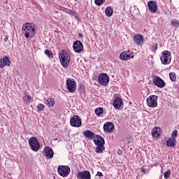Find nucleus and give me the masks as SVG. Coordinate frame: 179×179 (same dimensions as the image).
<instances>
[{
	"instance_id": "nucleus-40",
	"label": "nucleus",
	"mask_w": 179,
	"mask_h": 179,
	"mask_svg": "<svg viewBox=\"0 0 179 179\" xmlns=\"http://www.w3.org/2000/svg\"><path fill=\"white\" fill-rule=\"evenodd\" d=\"M96 176L98 177H103V173L98 171L97 173H96Z\"/></svg>"
},
{
	"instance_id": "nucleus-8",
	"label": "nucleus",
	"mask_w": 179,
	"mask_h": 179,
	"mask_svg": "<svg viewBox=\"0 0 179 179\" xmlns=\"http://www.w3.org/2000/svg\"><path fill=\"white\" fill-rule=\"evenodd\" d=\"M98 82L101 86H107L110 83V77L107 73H102L98 77Z\"/></svg>"
},
{
	"instance_id": "nucleus-18",
	"label": "nucleus",
	"mask_w": 179,
	"mask_h": 179,
	"mask_svg": "<svg viewBox=\"0 0 179 179\" xmlns=\"http://www.w3.org/2000/svg\"><path fill=\"white\" fill-rule=\"evenodd\" d=\"M5 66H10V59L8 56H3L0 59V68H5Z\"/></svg>"
},
{
	"instance_id": "nucleus-11",
	"label": "nucleus",
	"mask_w": 179,
	"mask_h": 179,
	"mask_svg": "<svg viewBox=\"0 0 179 179\" xmlns=\"http://www.w3.org/2000/svg\"><path fill=\"white\" fill-rule=\"evenodd\" d=\"M133 41L134 44H136L138 47H141L143 45L144 38L143 35L141 34H136L133 36Z\"/></svg>"
},
{
	"instance_id": "nucleus-12",
	"label": "nucleus",
	"mask_w": 179,
	"mask_h": 179,
	"mask_svg": "<svg viewBox=\"0 0 179 179\" xmlns=\"http://www.w3.org/2000/svg\"><path fill=\"white\" fill-rule=\"evenodd\" d=\"M113 106L116 110H122L124 108V102H122V99L116 96L113 102Z\"/></svg>"
},
{
	"instance_id": "nucleus-29",
	"label": "nucleus",
	"mask_w": 179,
	"mask_h": 179,
	"mask_svg": "<svg viewBox=\"0 0 179 179\" xmlns=\"http://www.w3.org/2000/svg\"><path fill=\"white\" fill-rule=\"evenodd\" d=\"M169 78L171 82H177V75L176 74V73H169Z\"/></svg>"
},
{
	"instance_id": "nucleus-42",
	"label": "nucleus",
	"mask_w": 179,
	"mask_h": 179,
	"mask_svg": "<svg viewBox=\"0 0 179 179\" xmlns=\"http://www.w3.org/2000/svg\"><path fill=\"white\" fill-rule=\"evenodd\" d=\"M78 37H79V38H82L83 37V34H82V33H79Z\"/></svg>"
},
{
	"instance_id": "nucleus-1",
	"label": "nucleus",
	"mask_w": 179,
	"mask_h": 179,
	"mask_svg": "<svg viewBox=\"0 0 179 179\" xmlns=\"http://www.w3.org/2000/svg\"><path fill=\"white\" fill-rule=\"evenodd\" d=\"M22 33L25 38H33L36 34V25L32 22H26L22 27Z\"/></svg>"
},
{
	"instance_id": "nucleus-27",
	"label": "nucleus",
	"mask_w": 179,
	"mask_h": 179,
	"mask_svg": "<svg viewBox=\"0 0 179 179\" xmlns=\"http://www.w3.org/2000/svg\"><path fill=\"white\" fill-rule=\"evenodd\" d=\"M171 26L175 29H178L179 27V20L177 19L171 20Z\"/></svg>"
},
{
	"instance_id": "nucleus-13",
	"label": "nucleus",
	"mask_w": 179,
	"mask_h": 179,
	"mask_svg": "<svg viewBox=\"0 0 179 179\" xmlns=\"http://www.w3.org/2000/svg\"><path fill=\"white\" fill-rule=\"evenodd\" d=\"M43 155L45 159H52L54 157V150L50 147L46 146L43 149Z\"/></svg>"
},
{
	"instance_id": "nucleus-38",
	"label": "nucleus",
	"mask_w": 179,
	"mask_h": 179,
	"mask_svg": "<svg viewBox=\"0 0 179 179\" xmlns=\"http://www.w3.org/2000/svg\"><path fill=\"white\" fill-rule=\"evenodd\" d=\"M117 155H119L120 156H121V155H122L123 152L121 150V149H118L117 150Z\"/></svg>"
},
{
	"instance_id": "nucleus-16",
	"label": "nucleus",
	"mask_w": 179,
	"mask_h": 179,
	"mask_svg": "<svg viewBox=\"0 0 179 179\" xmlns=\"http://www.w3.org/2000/svg\"><path fill=\"white\" fill-rule=\"evenodd\" d=\"M76 178L77 179H92V175L90 174V171H84L77 173Z\"/></svg>"
},
{
	"instance_id": "nucleus-28",
	"label": "nucleus",
	"mask_w": 179,
	"mask_h": 179,
	"mask_svg": "<svg viewBox=\"0 0 179 179\" xmlns=\"http://www.w3.org/2000/svg\"><path fill=\"white\" fill-rule=\"evenodd\" d=\"M104 113V109L103 108L99 107L95 109V114L98 116L100 117Z\"/></svg>"
},
{
	"instance_id": "nucleus-36",
	"label": "nucleus",
	"mask_w": 179,
	"mask_h": 179,
	"mask_svg": "<svg viewBox=\"0 0 179 179\" xmlns=\"http://www.w3.org/2000/svg\"><path fill=\"white\" fill-rule=\"evenodd\" d=\"M177 135H178V130H174L172 134L171 138H177Z\"/></svg>"
},
{
	"instance_id": "nucleus-39",
	"label": "nucleus",
	"mask_w": 179,
	"mask_h": 179,
	"mask_svg": "<svg viewBox=\"0 0 179 179\" xmlns=\"http://www.w3.org/2000/svg\"><path fill=\"white\" fill-rule=\"evenodd\" d=\"M8 40H9V36L6 35L3 41H5V43H6V41H8Z\"/></svg>"
},
{
	"instance_id": "nucleus-5",
	"label": "nucleus",
	"mask_w": 179,
	"mask_h": 179,
	"mask_svg": "<svg viewBox=\"0 0 179 179\" xmlns=\"http://www.w3.org/2000/svg\"><path fill=\"white\" fill-rule=\"evenodd\" d=\"M57 173L61 177H68L71 173V168L68 166L60 165L57 168Z\"/></svg>"
},
{
	"instance_id": "nucleus-3",
	"label": "nucleus",
	"mask_w": 179,
	"mask_h": 179,
	"mask_svg": "<svg viewBox=\"0 0 179 179\" xmlns=\"http://www.w3.org/2000/svg\"><path fill=\"white\" fill-rule=\"evenodd\" d=\"M162 55L160 57L162 65H169L171 62V52L164 50L162 52Z\"/></svg>"
},
{
	"instance_id": "nucleus-22",
	"label": "nucleus",
	"mask_w": 179,
	"mask_h": 179,
	"mask_svg": "<svg viewBox=\"0 0 179 179\" xmlns=\"http://www.w3.org/2000/svg\"><path fill=\"white\" fill-rule=\"evenodd\" d=\"M96 138L97 139H94V143L96 145L99 146V145H106V141H104V137L100 136V135H96Z\"/></svg>"
},
{
	"instance_id": "nucleus-44",
	"label": "nucleus",
	"mask_w": 179,
	"mask_h": 179,
	"mask_svg": "<svg viewBox=\"0 0 179 179\" xmlns=\"http://www.w3.org/2000/svg\"><path fill=\"white\" fill-rule=\"evenodd\" d=\"M76 19H78L79 17H78V15L75 16Z\"/></svg>"
},
{
	"instance_id": "nucleus-21",
	"label": "nucleus",
	"mask_w": 179,
	"mask_h": 179,
	"mask_svg": "<svg viewBox=\"0 0 179 179\" xmlns=\"http://www.w3.org/2000/svg\"><path fill=\"white\" fill-rule=\"evenodd\" d=\"M162 134V129L160 127L153 128L152 130V136L155 139H159L160 135Z\"/></svg>"
},
{
	"instance_id": "nucleus-24",
	"label": "nucleus",
	"mask_w": 179,
	"mask_h": 179,
	"mask_svg": "<svg viewBox=\"0 0 179 179\" xmlns=\"http://www.w3.org/2000/svg\"><path fill=\"white\" fill-rule=\"evenodd\" d=\"M105 13L108 17H111L114 13V8L112 6H108L105 9Z\"/></svg>"
},
{
	"instance_id": "nucleus-19",
	"label": "nucleus",
	"mask_w": 179,
	"mask_h": 179,
	"mask_svg": "<svg viewBox=\"0 0 179 179\" xmlns=\"http://www.w3.org/2000/svg\"><path fill=\"white\" fill-rule=\"evenodd\" d=\"M148 6L151 13H156V12H157V4H156L155 1H148Z\"/></svg>"
},
{
	"instance_id": "nucleus-33",
	"label": "nucleus",
	"mask_w": 179,
	"mask_h": 179,
	"mask_svg": "<svg viewBox=\"0 0 179 179\" xmlns=\"http://www.w3.org/2000/svg\"><path fill=\"white\" fill-rule=\"evenodd\" d=\"M171 174V171L168 170L164 173V176L165 179H168Z\"/></svg>"
},
{
	"instance_id": "nucleus-41",
	"label": "nucleus",
	"mask_w": 179,
	"mask_h": 179,
	"mask_svg": "<svg viewBox=\"0 0 179 179\" xmlns=\"http://www.w3.org/2000/svg\"><path fill=\"white\" fill-rule=\"evenodd\" d=\"M141 171L143 173V174H146V169L143 167L141 168Z\"/></svg>"
},
{
	"instance_id": "nucleus-45",
	"label": "nucleus",
	"mask_w": 179,
	"mask_h": 179,
	"mask_svg": "<svg viewBox=\"0 0 179 179\" xmlns=\"http://www.w3.org/2000/svg\"><path fill=\"white\" fill-rule=\"evenodd\" d=\"M9 163V161L6 162V164H8Z\"/></svg>"
},
{
	"instance_id": "nucleus-31",
	"label": "nucleus",
	"mask_w": 179,
	"mask_h": 179,
	"mask_svg": "<svg viewBox=\"0 0 179 179\" xmlns=\"http://www.w3.org/2000/svg\"><path fill=\"white\" fill-rule=\"evenodd\" d=\"M106 2V0H94L95 5H97V6H101L104 3Z\"/></svg>"
},
{
	"instance_id": "nucleus-25",
	"label": "nucleus",
	"mask_w": 179,
	"mask_h": 179,
	"mask_svg": "<svg viewBox=\"0 0 179 179\" xmlns=\"http://www.w3.org/2000/svg\"><path fill=\"white\" fill-rule=\"evenodd\" d=\"M45 104H46L48 107H54L55 100L52 98L45 99Z\"/></svg>"
},
{
	"instance_id": "nucleus-32",
	"label": "nucleus",
	"mask_w": 179,
	"mask_h": 179,
	"mask_svg": "<svg viewBox=\"0 0 179 179\" xmlns=\"http://www.w3.org/2000/svg\"><path fill=\"white\" fill-rule=\"evenodd\" d=\"M44 107H45V106L42 103L38 104L36 106L37 111H38V112L43 111L44 110Z\"/></svg>"
},
{
	"instance_id": "nucleus-6",
	"label": "nucleus",
	"mask_w": 179,
	"mask_h": 179,
	"mask_svg": "<svg viewBox=\"0 0 179 179\" xmlns=\"http://www.w3.org/2000/svg\"><path fill=\"white\" fill-rule=\"evenodd\" d=\"M66 85L69 93H75L76 91V82L73 78H68Z\"/></svg>"
},
{
	"instance_id": "nucleus-2",
	"label": "nucleus",
	"mask_w": 179,
	"mask_h": 179,
	"mask_svg": "<svg viewBox=\"0 0 179 179\" xmlns=\"http://www.w3.org/2000/svg\"><path fill=\"white\" fill-rule=\"evenodd\" d=\"M59 59L63 68H67L71 62V56L65 50H61L59 54Z\"/></svg>"
},
{
	"instance_id": "nucleus-17",
	"label": "nucleus",
	"mask_w": 179,
	"mask_h": 179,
	"mask_svg": "<svg viewBox=\"0 0 179 179\" xmlns=\"http://www.w3.org/2000/svg\"><path fill=\"white\" fill-rule=\"evenodd\" d=\"M114 124L111 122H106L103 124V131L106 134H111L114 131Z\"/></svg>"
},
{
	"instance_id": "nucleus-4",
	"label": "nucleus",
	"mask_w": 179,
	"mask_h": 179,
	"mask_svg": "<svg viewBox=\"0 0 179 179\" xmlns=\"http://www.w3.org/2000/svg\"><path fill=\"white\" fill-rule=\"evenodd\" d=\"M28 142L31 150L34 152H38V150H40V142H38L37 138L31 137L28 140Z\"/></svg>"
},
{
	"instance_id": "nucleus-30",
	"label": "nucleus",
	"mask_w": 179,
	"mask_h": 179,
	"mask_svg": "<svg viewBox=\"0 0 179 179\" xmlns=\"http://www.w3.org/2000/svg\"><path fill=\"white\" fill-rule=\"evenodd\" d=\"M24 103H29V101H31V96L25 94L22 99Z\"/></svg>"
},
{
	"instance_id": "nucleus-23",
	"label": "nucleus",
	"mask_w": 179,
	"mask_h": 179,
	"mask_svg": "<svg viewBox=\"0 0 179 179\" xmlns=\"http://www.w3.org/2000/svg\"><path fill=\"white\" fill-rule=\"evenodd\" d=\"M176 138H169L166 141L167 148H174L176 146Z\"/></svg>"
},
{
	"instance_id": "nucleus-26",
	"label": "nucleus",
	"mask_w": 179,
	"mask_h": 179,
	"mask_svg": "<svg viewBox=\"0 0 179 179\" xmlns=\"http://www.w3.org/2000/svg\"><path fill=\"white\" fill-rule=\"evenodd\" d=\"M106 150V147H104L103 143L96 145V148H95L96 153H103Z\"/></svg>"
},
{
	"instance_id": "nucleus-9",
	"label": "nucleus",
	"mask_w": 179,
	"mask_h": 179,
	"mask_svg": "<svg viewBox=\"0 0 179 179\" xmlns=\"http://www.w3.org/2000/svg\"><path fill=\"white\" fill-rule=\"evenodd\" d=\"M70 124L75 128H79V127H82V119L78 115H75L70 119Z\"/></svg>"
},
{
	"instance_id": "nucleus-20",
	"label": "nucleus",
	"mask_w": 179,
	"mask_h": 179,
	"mask_svg": "<svg viewBox=\"0 0 179 179\" xmlns=\"http://www.w3.org/2000/svg\"><path fill=\"white\" fill-rule=\"evenodd\" d=\"M83 136L87 139H90V141H92L96 138V134L90 130H85V131H83Z\"/></svg>"
},
{
	"instance_id": "nucleus-37",
	"label": "nucleus",
	"mask_w": 179,
	"mask_h": 179,
	"mask_svg": "<svg viewBox=\"0 0 179 179\" xmlns=\"http://www.w3.org/2000/svg\"><path fill=\"white\" fill-rule=\"evenodd\" d=\"M65 12L69 15H71V16H75V12L72 11V10L67 9V10H66Z\"/></svg>"
},
{
	"instance_id": "nucleus-35",
	"label": "nucleus",
	"mask_w": 179,
	"mask_h": 179,
	"mask_svg": "<svg viewBox=\"0 0 179 179\" xmlns=\"http://www.w3.org/2000/svg\"><path fill=\"white\" fill-rule=\"evenodd\" d=\"M45 55H47L48 57H49V58L51 57H52V53L51 51L49 50H45Z\"/></svg>"
},
{
	"instance_id": "nucleus-46",
	"label": "nucleus",
	"mask_w": 179,
	"mask_h": 179,
	"mask_svg": "<svg viewBox=\"0 0 179 179\" xmlns=\"http://www.w3.org/2000/svg\"><path fill=\"white\" fill-rule=\"evenodd\" d=\"M74 1H78V0H74Z\"/></svg>"
},
{
	"instance_id": "nucleus-34",
	"label": "nucleus",
	"mask_w": 179,
	"mask_h": 179,
	"mask_svg": "<svg viewBox=\"0 0 179 179\" xmlns=\"http://www.w3.org/2000/svg\"><path fill=\"white\" fill-rule=\"evenodd\" d=\"M158 44L157 43H154L152 45V51H154V52H156V51H157V47H158Z\"/></svg>"
},
{
	"instance_id": "nucleus-10",
	"label": "nucleus",
	"mask_w": 179,
	"mask_h": 179,
	"mask_svg": "<svg viewBox=\"0 0 179 179\" xmlns=\"http://www.w3.org/2000/svg\"><path fill=\"white\" fill-rule=\"evenodd\" d=\"M153 85L157 86V87H159L160 89L166 87V83L162 78L155 76L152 80Z\"/></svg>"
},
{
	"instance_id": "nucleus-43",
	"label": "nucleus",
	"mask_w": 179,
	"mask_h": 179,
	"mask_svg": "<svg viewBox=\"0 0 179 179\" xmlns=\"http://www.w3.org/2000/svg\"><path fill=\"white\" fill-rule=\"evenodd\" d=\"M159 179H163V176L162 175L159 176Z\"/></svg>"
},
{
	"instance_id": "nucleus-15",
	"label": "nucleus",
	"mask_w": 179,
	"mask_h": 179,
	"mask_svg": "<svg viewBox=\"0 0 179 179\" xmlns=\"http://www.w3.org/2000/svg\"><path fill=\"white\" fill-rule=\"evenodd\" d=\"M120 58L122 61H129L134 58V54L131 51H124L120 55Z\"/></svg>"
},
{
	"instance_id": "nucleus-14",
	"label": "nucleus",
	"mask_w": 179,
	"mask_h": 179,
	"mask_svg": "<svg viewBox=\"0 0 179 179\" xmlns=\"http://www.w3.org/2000/svg\"><path fill=\"white\" fill-rule=\"evenodd\" d=\"M73 48L75 52L80 54L83 51V43L80 41H76L73 43Z\"/></svg>"
},
{
	"instance_id": "nucleus-7",
	"label": "nucleus",
	"mask_w": 179,
	"mask_h": 179,
	"mask_svg": "<svg viewBox=\"0 0 179 179\" xmlns=\"http://www.w3.org/2000/svg\"><path fill=\"white\" fill-rule=\"evenodd\" d=\"M159 96L157 95H150L146 99L148 107L155 108L157 106V99Z\"/></svg>"
}]
</instances>
